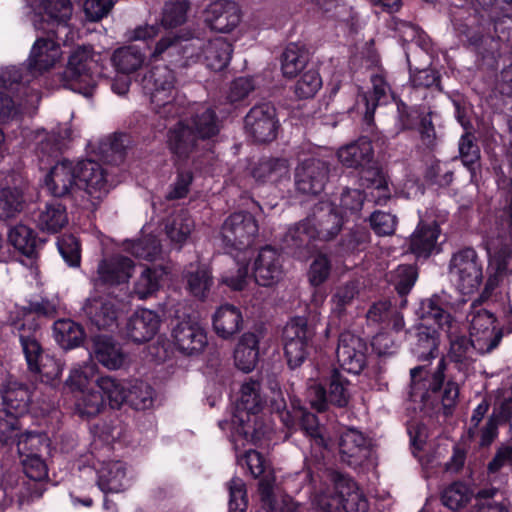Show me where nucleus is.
I'll return each instance as SVG.
<instances>
[{
	"instance_id": "59",
	"label": "nucleus",
	"mask_w": 512,
	"mask_h": 512,
	"mask_svg": "<svg viewBox=\"0 0 512 512\" xmlns=\"http://www.w3.org/2000/svg\"><path fill=\"white\" fill-rule=\"evenodd\" d=\"M58 251L64 262L71 268L81 265V242L73 234H63L57 240Z\"/></svg>"
},
{
	"instance_id": "24",
	"label": "nucleus",
	"mask_w": 512,
	"mask_h": 512,
	"mask_svg": "<svg viewBox=\"0 0 512 512\" xmlns=\"http://www.w3.org/2000/svg\"><path fill=\"white\" fill-rule=\"evenodd\" d=\"M255 282L262 287H273L284 277L283 261L280 252L266 245L262 247L254 260L252 268Z\"/></svg>"
},
{
	"instance_id": "17",
	"label": "nucleus",
	"mask_w": 512,
	"mask_h": 512,
	"mask_svg": "<svg viewBox=\"0 0 512 512\" xmlns=\"http://www.w3.org/2000/svg\"><path fill=\"white\" fill-rule=\"evenodd\" d=\"M313 331L305 318L296 317L286 324L282 340L287 365L294 370L300 367L310 353Z\"/></svg>"
},
{
	"instance_id": "12",
	"label": "nucleus",
	"mask_w": 512,
	"mask_h": 512,
	"mask_svg": "<svg viewBox=\"0 0 512 512\" xmlns=\"http://www.w3.org/2000/svg\"><path fill=\"white\" fill-rule=\"evenodd\" d=\"M98 385L106 393L112 409H119L124 403L134 410H146L153 405L154 389L144 381L135 380L127 387L118 379L103 376Z\"/></svg>"
},
{
	"instance_id": "34",
	"label": "nucleus",
	"mask_w": 512,
	"mask_h": 512,
	"mask_svg": "<svg viewBox=\"0 0 512 512\" xmlns=\"http://www.w3.org/2000/svg\"><path fill=\"white\" fill-rule=\"evenodd\" d=\"M339 451L341 459L348 465H360L370 454L368 439L362 432L349 429L340 437Z\"/></svg>"
},
{
	"instance_id": "47",
	"label": "nucleus",
	"mask_w": 512,
	"mask_h": 512,
	"mask_svg": "<svg viewBox=\"0 0 512 512\" xmlns=\"http://www.w3.org/2000/svg\"><path fill=\"white\" fill-rule=\"evenodd\" d=\"M55 341L64 350H71L80 347L86 340L84 327L71 320L59 319L53 324Z\"/></svg>"
},
{
	"instance_id": "64",
	"label": "nucleus",
	"mask_w": 512,
	"mask_h": 512,
	"mask_svg": "<svg viewBox=\"0 0 512 512\" xmlns=\"http://www.w3.org/2000/svg\"><path fill=\"white\" fill-rule=\"evenodd\" d=\"M193 221L185 214H178L165 226L166 234L172 242L183 244L191 234Z\"/></svg>"
},
{
	"instance_id": "2",
	"label": "nucleus",
	"mask_w": 512,
	"mask_h": 512,
	"mask_svg": "<svg viewBox=\"0 0 512 512\" xmlns=\"http://www.w3.org/2000/svg\"><path fill=\"white\" fill-rule=\"evenodd\" d=\"M57 308L47 298L27 301L17 311V317L12 322L13 333L19 339L28 371L39 378L41 382L53 385L62 374L61 365L46 355L37 333L40 330L41 319H53Z\"/></svg>"
},
{
	"instance_id": "16",
	"label": "nucleus",
	"mask_w": 512,
	"mask_h": 512,
	"mask_svg": "<svg viewBox=\"0 0 512 512\" xmlns=\"http://www.w3.org/2000/svg\"><path fill=\"white\" fill-rule=\"evenodd\" d=\"M258 231V223L251 213H232L221 227L223 245L229 253L244 251L253 244Z\"/></svg>"
},
{
	"instance_id": "58",
	"label": "nucleus",
	"mask_w": 512,
	"mask_h": 512,
	"mask_svg": "<svg viewBox=\"0 0 512 512\" xmlns=\"http://www.w3.org/2000/svg\"><path fill=\"white\" fill-rule=\"evenodd\" d=\"M498 238L504 245H509L512 250V179L509 180V188L505 195V205L500 211L497 220Z\"/></svg>"
},
{
	"instance_id": "42",
	"label": "nucleus",
	"mask_w": 512,
	"mask_h": 512,
	"mask_svg": "<svg viewBox=\"0 0 512 512\" xmlns=\"http://www.w3.org/2000/svg\"><path fill=\"white\" fill-rule=\"evenodd\" d=\"M258 494L260 497L261 509L264 512H296L297 504L293 498L287 494L276 495L274 493V479L271 477L263 478L258 485Z\"/></svg>"
},
{
	"instance_id": "49",
	"label": "nucleus",
	"mask_w": 512,
	"mask_h": 512,
	"mask_svg": "<svg viewBox=\"0 0 512 512\" xmlns=\"http://www.w3.org/2000/svg\"><path fill=\"white\" fill-rule=\"evenodd\" d=\"M8 242L22 255L32 258L40 239L34 229L24 224H18L9 229Z\"/></svg>"
},
{
	"instance_id": "46",
	"label": "nucleus",
	"mask_w": 512,
	"mask_h": 512,
	"mask_svg": "<svg viewBox=\"0 0 512 512\" xmlns=\"http://www.w3.org/2000/svg\"><path fill=\"white\" fill-rule=\"evenodd\" d=\"M259 358V338L255 333H244L234 350L236 367L245 372H251Z\"/></svg>"
},
{
	"instance_id": "27",
	"label": "nucleus",
	"mask_w": 512,
	"mask_h": 512,
	"mask_svg": "<svg viewBox=\"0 0 512 512\" xmlns=\"http://www.w3.org/2000/svg\"><path fill=\"white\" fill-rule=\"evenodd\" d=\"M87 349L91 357L110 370L119 369L125 361L122 347L113 337L108 335L92 336Z\"/></svg>"
},
{
	"instance_id": "60",
	"label": "nucleus",
	"mask_w": 512,
	"mask_h": 512,
	"mask_svg": "<svg viewBox=\"0 0 512 512\" xmlns=\"http://www.w3.org/2000/svg\"><path fill=\"white\" fill-rule=\"evenodd\" d=\"M418 279V268L413 264H401L396 269L395 290L402 298V303H407L406 296L411 292Z\"/></svg>"
},
{
	"instance_id": "1",
	"label": "nucleus",
	"mask_w": 512,
	"mask_h": 512,
	"mask_svg": "<svg viewBox=\"0 0 512 512\" xmlns=\"http://www.w3.org/2000/svg\"><path fill=\"white\" fill-rule=\"evenodd\" d=\"M43 13L35 20V28L42 30L46 36H40L34 42L28 66L22 67V80L19 89L0 88V123H7L21 115L23 95L27 93L32 78L49 71L59 61L62 51L61 33L65 36L70 32L68 21L71 19L73 7L70 0H41Z\"/></svg>"
},
{
	"instance_id": "40",
	"label": "nucleus",
	"mask_w": 512,
	"mask_h": 512,
	"mask_svg": "<svg viewBox=\"0 0 512 512\" xmlns=\"http://www.w3.org/2000/svg\"><path fill=\"white\" fill-rule=\"evenodd\" d=\"M1 398L5 410L23 417L31 403V391L27 384L9 380L1 391Z\"/></svg>"
},
{
	"instance_id": "52",
	"label": "nucleus",
	"mask_w": 512,
	"mask_h": 512,
	"mask_svg": "<svg viewBox=\"0 0 512 512\" xmlns=\"http://www.w3.org/2000/svg\"><path fill=\"white\" fill-rule=\"evenodd\" d=\"M472 497L473 491L466 483L454 481L442 490L440 501L448 509L459 511L471 501Z\"/></svg>"
},
{
	"instance_id": "63",
	"label": "nucleus",
	"mask_w": 512,
	"mask_h": 512,
	"mask_svg": "<svg viewBox=\"0 0 512 512\" xmlns=\"http://www.w3.org/2000/svg\"><path fill=\"white\" fill-rule=\"evenodd\" d=\"M160 273L155 268H145L134 284L133 292L139 299L153 295L160 287Z\"/></svg>"
},
{
	"instance_id": "44",
	"label": "nucleus",
	"mask_w": 512,
	"mask_h": 512,
	"mask_svg": "<svg viewBox=\"0 0 512 512\" xmlns=\"http://www.w3.org/2000/svg\"><path fill=\"white\" fill-rule=\"evenodd\" d=\"M370 80L372 90L362 97L365 104L363 120L369 126L374 124V115L378 106L388 102V91H390V85L382 72L373 74Z\"/></svg>"
},
{
	"instance_id": "37",
	"label": "nucleus",
	"mask_w": 512,
	"mask_h": 512,
	"mask_svg": "<svg viewBox=\"0 0 512 512\" xmlns=\"http://www.w3.org/2000/svg\"><path fill=\"white\" fill-rule=\"evenodd\" d=\"M83 311L91 325L99 330H113L117 327L118 310L116 305L102 298L89 299Z\"/></svg>"
},
{
	"instance_id": "5",
	"label": "nucleus",
	"mask_w": 512,
	"mask_h": 512,
	"mask_svg": "<svg viewBox=\"0 0 512 512\" xmlns=\"http://www.w3.org/2000/svg\"><path fill=\"white\" fill-rule=\"evenodd\" d=\"M442 299L438 295L421 302L422 317L424 320L432 319L435 324L444 332L449 341L448 360L454 364V368L462 374L458 382H463L466 371L474 361V351H479V345L475 339L461 330L458 322L450 312L442 306Z\"/></svg>"
},
{
	"instance_id": "14",
	"label": "nucleus",
	"mask_w": 512,
	"mask_h": 512,
	"mask_svg": "<svg viewBox=\"0 0 512 512\" xmlns=\"http://www.w3.org/2000/svg\"><path fill=\"white\" fill-rule=\"evenodd\" d=\"M449 274L462 294L474 293L483 281V263L475 249L465 247L453 253Z\"/></svg>"
},
{
	"instance_id": "32",
	"label": "nucleus",
	"mask_w": 512,
	"mask_h": 512,
	"mask_svg": "<svg viewBox=\"0 0 512 512\" xmlns=\"http://www.w3.org/2000/svg\"><path fill=\"white\" fill-rule=\"evenodd\" d=\"M76 181L73 163L63 160L51 168L45 178V185L55 199H61L77 189Z\"/></svg>"
},
{
	"instance_id": "22",
	"label": "nucleus",
	"mask_w": 512,
	"mask_h": 512,
	"mask_svg": "<svg viewBox=\"0 0 512 512\" xmlns=\"http://www.w3.org/2000/svg\"><path fill=\"white\" fill-rule=\"evenodd\" d=\"M469 335L479 345V352L486 354L499 346L503 331L498 327L493 313L486 309H479L471 319Z\"/></svg>"
},
{
	"instance_id": "21",
	"label": "nucleus",
	"mask_w": 512,
	"mask_h": 512,
	"mask_svg": "<svg viewBox=\"0 0 512 512\" xmlns=\"http://www.w3.org/2000/svg\"><path fill=\"white\" fill-rule=\"evenodd\" d=\"M329 175L326 161L309 158L302 161L295 170V187L304 195H318L325 187Z\"/></svg>"
},
{
	"instance_id": "4",
	"label": "nucleus",
	"mask_w": 512,
	"mask_h": 512,
	"mask_svg": "<svg viewBox=\"0 0 512 512\" xmlns=\"http://www.w3.org/2000/svg\"><path fill=\"white\" fill-rule=\"evenodd\" d=\"M345 216L332 204L315 205L312 214L288 228L282 248L294 257H305L315 241H330L342 230Z\"/></svg>"
},
{
	"instance_id": "3",
	"label": "nucleus",
	"mask_w": 512,
	"mask_h": 512,
	"mask_svg": "<svg viewBox=\"0 0 512 512\" xmlns=\"http://www.w3.org/2000/svg\"><path fill=\"white\" fill-rule=\"evenodd\" d=\"M499 12L486 16L462 10L452 20L459 40L484 60L497 61L512 50V16Z\"/></svg>"
},
{
	"instance_id": "31",
	"label": "nucleus",
	"mask_w": 512,
	"mask_h": 512,
	"mask_svg": "<svg viewBox=\"0 0 512 512\" xmlns=\"http://www.w3.org/2000/svg\"><path fill=\"white\" fill-rule=\"evenodd\" d=\"M241 20L237 5L228 0L216 1L207 9L206 23L214 31L220 33L231 32Z\"/></svg>"
},
{
	"instance_id": "30",
	"label": "nucleus",
	"mask_w": 512,
	"mask_h": 512,
	"mask_svg": "<svg viewBox=\"0 0 512 512\" xmlns=\"http://www.w3.org/2000/svg\"><path fill=\"white\" fill-rule=\"evenodd\" d=\"M77 189L85 191L94 198V193H101L105 189L106 173L101 165L93 160H82L74 166Z\"/></svg>"
},
{
	"instance_id": "6",
	"label": "nucleus",
	"mask_w": 512,
	"mask_h": 512,
	"mask_svg": "<svg viewBox=\"0 0 512 512\" xmlns=\"http://www.w3.org/2000/svg\"><path fill=\"white\" fill-rule=\"evenodd\" d=\"M425 366H416L410 370L413 396H419L421 402H440L444 415L452 414L457 405L460 386L456 375L448 371L446 358L442 357L436 369L423 377Z\"/></svg>"
},
{
	"instance_id": "36",
	"label": "nucleus",
	"mask_w": 512,
	"mask_h": 512,
	"mask_svg": "<svg viewBox=\"0 0 512 512\" xmlns=\"http://www.w3.org/2000/svg\"><path fill=\"white\" fill-rule=\"evenodd\" d=\"M244 319L241 309L226 303L221 305L213 315L212 325L215 333L228 340L237 335L243 328Z\"/></svg>"
},
{
	"instance_id": "28",
	"label": "nucleus",
	"mask_w": 512,
	"mask_h": 512,
	"mask_svg": "<svg viewBox=\"0 0 512 512\" xmlns=\"http://www.w3.org/2000/svg\"><path fill=\"white\" fill-rule=\"evenodd\" d=\"M359 185L365 189H373L372 194L377 205H386L391 198L388 177L382 167L374 158L364 164L358 170Z\"/></svg>"
},
{
	"instance_id": "11",
	"label": "nucleus",
	"mask_w": 512,
	"mask_h": 512,
	"mask_svg": "<svg viewBox=\"0 0 512 512\" xmlns=\"http://www.w3.org/2000/svg\"><path fill=\"white\" fill-rule=\"evenodd\" d=\"M350 387V380L339 369L333 368L320 382L309 386L310 405L319 413L326 412L331 406L346 408L352 396Z\"/></svg>"
},
{
	"instance_id": "53",
	"label": "nucleus",
	"mask_w": 512,
	"mask_h": 512,
	"mask_svg": "<svg viewBox=\"0 0 512 512\" xmlns=\"http://www.w3.org/2000/svg\"><path fill=\"white\" fill-rule=\"evenodd\" d=\"M393 99L396 104L395 128L397 133L415 131L425 111L418 106L408 105L401 98L393 97Z\"/></svg>"
},
{
	"instance_id": "41",
	"label": "nucleus",
	"mask_w": 512,
	"mask_h": 512,
	"mask_svg": "<svg viewBox=\"0 0 512 512\" xmlns=\"http://www.w3.org/2000/svg\"><path fill=\"white\" fill-rule=\"evenodd\" d=\"M459 158L470 173V183L478 185L482 180L481 154L473 133L465 132L458 143Z\"/></svg>"
},
{
	"instance_id": "45",
	"label": "nucleus",
	"mask_w": 512,
	"mask_h": 512,
	"mask_svg": "<svg viewBox=\"0 0 512 512\" xmlns=\"http://www.w3.org/2000/svg\"><path fill=\"white\" fill-rule=\"evenodd\" d=\"M35 222L42 231L57 233L68 223L66 206L54 198L35 214Z\"/></svg>"
},
{
	"instance_id": "29",
	"label": "nucleus",
	"mask_w": 512,
	"mask_h": 512,
	"mask_svg": "<svg viewBox=\"0 0 512 512\" xmlns=\"http://www.w3.org/2000/svg\"><path fill=\"white\" fill-rule=\"evenodd\" d=\"M185 123L207 148V151L213 154V143L221 130V121L216 111L212 108H206L203 111L196 112Z\"/></svg>"
},
{
	"instance_id": "35",
	"label": "nucleus",
	"mask_w": 512,
	"mask_h": 512,
	"mask_svg": "<svg viewBox=\"0 0 512 512\" xmlns=\"http://www.w3.org/2000/svg\"><path fill=\"white\" fill-rule=\"evenodd\" d=\"M439 235L440 227L436 222L420 221L410 237L408 249L416 259H427L436 249Z\"/></svg>"
},
{
	"instance_id": "26",
	"label": "nucleus",
	"mask_w": 512,
	"mask_h": 512,
	"mask_svg": "<svg viewBox=\"0 0 512 512\" xmlns=\"http://www.w3.org/2000/svg\"><path fill=\"white\" fill-rule=\"evenodd\" d=\"M157 312L141 308L136 310L126 323V336L134 343H145L154 338L160 328Z\"/></svg>"
},
{
	"instance_id": "19",
	"label": "nucleus",
	"mask_w": 512,
	"mask_h": 512,
	"mask_svg": "<svg viewBox=\"0 0 512 512\" xmlns=\"http://www.w3.org/2000/svg\"><path fill=\"white\" fill-rule=\"evenodd\" d=\"M369 348L365 339L344 331L338 337L337 360L345 371L358 375L367 365Z\"/></svg>"
},
{
	"instance_id": "13",
	"label": "nucleus",
	"mask_w": 512,
	"mask_h": 512,
	"mask_svg": "<svg viewBox=\"0 0 512 512\" xmlns=\"http://www.w3.org/2000/svg\"><path fill=\"white\" fill-rule=\"evenodd\" d=\"M334 491L321 499L324 512H367L369 503L357 483L341 472L330 474Z\"/></svg>"
},
{
	"instance_id": "39",
	"label": "nucleus",
	"mask_w": 512,
	"mask_h": 512,
	"mask_svg": "<svg viewBox=\"0 0 512 512\" xmlns=\"http://www.w3.org/2000/svg\"><path fill=\"white\" fill-rule=\"evenodd\" d=\"M96 473V484L104 494L124 491L126 467L122 461H102Z\"/></svg>"
},
{
	"instance_id": "25",
	"label": "nucleus",
	"mask_w": 512,
	"mask_h": 512,
	"mask_svg": "<svg viewBox=\"0 0 512 512\" xmlns=\"http://www.w3.org/2000/svg\"><path fill=\"white\" fill-rule=\"evenodd\" d=\"M134 261L123 255L102 259L97 268L96 287H111L128 282L132 276Z\"/></svg>"
},
{
	"instance_id": "9",
	"label": "nucleus",
	"mask_w": 512,
	"mask_h": 512,
	"mask_svg": "<svg viewBox=\"0 0 512 512\" xmlns=\"http://www.w3.org/2000/svg\"><path fill=\"white\" fill-rule=\"evenodd\" d=\"M176 77L168 65H157L147 71L142 78L145 94L150 96L151 109L161 118H175L182 108L175 102Z\"/></svg>"
},
{
	"instance_id": "33",
	"label": "nucleus",
	"mask_w": 512,
	"mask_h": 512,
	"mask_svg": "<svg viewBox=\"0 0 512 512\" xmlns=\"http://www.w3.org/2000/svg\"><path fill=\"white\" fill-rule=\"evenodd\" d=\"M420 310L422 311L421 308ZM421 319L424 323L417 328L416 342L412 351L418 360L430 361L438 356L441 329L432 319L424 320L423 317Z\"/></svg>"
},
{
	"instance_id": "7",
	"label": "nucleus",
	"mask_w": 512,
	"mask_h": 512,
	"mask_svg": "<svg viewBox=\"0 0 512 512\" xmlns=\"http://www.w3.org/2000/svg\"><path fill=\"white\" fill-rule=\"evenodd\" d=\"M240 392L232 415L233 434L237 440L256 445L270 432V426L261 413L266 400L261 395L258 381L244 383Z\"/></svg>"
},
{
	"instance_id": "56",
	"label": "nucleus",
	"mask_w": 512,
	"mask_h": 512,
	"mask_svg": "<svg viewBox=\"0 0 512 512\" xmlns=\"http://www.w3.org/2000/svg\"><path fill=\"white\" fill-rule=\"evenodd\" d=\"M24 195L16 187L0 190V219H10L19 214L24 206Z\"/></svg>"
},
{
	"instance_id": "57",
	"label": "nucleus",
	"mask_w": 512,
	"mask_h": 512,
	"mask_svg": "<svg viewBox=\"0 0 512 512\" xmlns=\"http://www.w3.org/2000/svg\"><path fill=\"white\" fill-rule=\"evenodd\" d=\"M20 457L42 456V452L48 448V439L44 434L26 432L18 434L15 440Z\"/></svg>"
},
{
	"instance_id": "18",
	"label": "nucleus",
	"mask_w": 512,
	"mask_h": 512,
	"mask_svg": "<svg viewBox=\"0 0 512 512\" xmlns=\"http://www.w3.org/2000/svg\"><path fill=\"white\" fill-rule=\"evenodd\" d=\"M247 133L257 143H269L276 139L280 127L277 111L271 102L254 105L244 118Z\"/></svg>"
},
{
	"instance_id": "38",
	"label": "nucleus",
	"mask_w": 512,
	"mask_h": 512,
	"mask_svg": "<svg viewBox=\"0 0 512 512\" xmlns=\"http://www.w3.org/2000/svg\"><path fill=\"white\" fill-rule=\"evenodd\" d=\"M142 47L138 44L118 48L114 51L111 61L116 71L122 74L136 72L142 67L145 59L150 58V50L146 43L140 41Z\"/></svg>"
},
{
	"instance_id": "54",
	"label": "nucleus",
	"mask_w": 512,
	"mask_h": 512,
	"mask_svg": "<svg viewBox=\"0 0 512 512\" xmlns=\"http://www.w3.org/2000/svg\"><path fill=\"white\" fill-rule=\"evenodd\" d=\"M287 172L285 161L279 158H261L252 168V177L260 183L276 182Z\"/></svg>"
},
{
	"instance_id": "15",
	"label": "nucleus",
	"mask_w": 512,
	"mask_h": 512,
	"mask_svg": "<svg viewBox=\"0 0 512 512\" xmlns=\"http://www.w3.org/2000/svg\"><path fill=\"white\" fill-rule=\"evenodd\" d=\"M189 9L188 0H168L163 6L160 24L138 26L133 30L131 38L134 41H143L149 48L154 45L162 29L168 33L182 26L187 20Z\"/></svg>"
},
{
	"instance_id": "43",
	"label": "nucleus",
	"mask_w": 512,
	"mask_h": 512,
	"mask_svg": "<svg viewBox=\"0 0 512 512\" xmlns=\"http://www.w3.org/2000/svg\"><path fill=\"white\" fill-rule=\"evenodd\" d=\"M339 161L347 168L358 170L374 158L372 141L368 137H360L337 152Z\"/></svg>"
},
{
	"instance_id": "23",
	"label": "nucleus",
	"mask_w": 512,
	"mask_h": 512,
	"mask_svg": "<svg viewBox=\"0 0 512 512\" xmlns=\"http://www.w3.org/2000/svg\"><path fill=\"white\" fill-rule=\"evenodd\" d=\"M171 336L177 350L185 355L199 354L208 343L205 329L190 316L177 321Z\"/></svg>"
},
{
	"instance_id": "10",
	"label": "nucleus",
	"mask_w": 512,
	"mask_h": 512,
	"mask_svg": "<svg viewBox=\"0 0 512 512\" xmlns=\"http://www.w3.org/2000/svg\"><path fill=\"white\" fill-rule=\"evenodd\" d=\"M98 62L94 59L92 47L82 46L69 56L68 63L61 74L65 88L91 97L97 87Z\"/></svg>"
},
{
	"instance_id": "61",
	"label": "nucleus",
	"mask_w": 512,
	"mask_h": 512,
	"mask_svg": "<svg viewBox=\"0 0 512 512\" xmlns=\"http://www.w3.org/2000/svg\"><path fill=\"white\" fill-rule=\"evenodd\" d=\"M127 250L134 257L151 262L160 254L161 245L155 236L149 235L129 243Z\"/></svg>"
},
{
	"instance_id": "51",
	"label": "nucleus",
	"mask_w": 512,
	"mask_h": 512,
	"mask_svg": "<svg viewBox=\"0 0 512 512\" xmlns=\"http://www.w3.org/2000/svg\"><path fill=\"white\" fill-rule=\"evenodd\" d=\"M100 378L95 380L96 384H98ZM97 388L98 390L89 389L84 391L77 397L75 406L81 417L90 418L96 416L108 403L106 393H104L99 385H97Z\"/></svg>"
},
{
	"instance_id": "55",
	"label": "nucleus",
	"mask_w": 512,
	"mask_h": 512,
	"mask_svg": "<svg viewBox=\"0 0 512 512\" xmlns=\"http://www.w3.org/2000/svg\"><path fill=\"white\" fill-rule=\"evenodd\" d=\"M186 280L189 293L200 300H204L208 296L213 284L212 273L204 265H199L195 270L188 271Z\"/></svg>"
},
{
	"instance_id": "8",
	"label": "nucleus",
	"mask_w": 512,
	"mask_h": 512,
	"mask_svg": "<svg viewBox=\"0 0 512 512\" xmlns=\"http://www.w3.org/2000/svg\"><path fill=\"white\" fill-rule=\"evenodd\" d=\"M148 49L151 61L163 60L176 68H185L204 56L205 43L191 33L168 32Z\"/></svg>"
},
{
	"instance_id": "62",
	"label": "nucleus",
	"mask_w": 512,
	"mask_h": 512,
	"mask_svg": "<svg viewBox=\"0 0 512 512\" xmlns=\"http://www.w3.org/2000/svg\"><path fill=\"white\" fill-rule=\"evenodd\" d=\"M229 493L228 512H245L248 507L247 489L244 481L233 477L227 483Z\"/></svg>"
},
{
	"instance_id": "20",
	"label": "nucleus",
	"mask_w": 512,
	"mask_h": 512,
	"mask_svg": "<svg viewBox=\"0 0 512 512\" xmlns=\"http://www.w3.org/2000/svg\"><path fill=\"white\" fill-rule=\"evenodd\" d=\"M167 147L177 160L182 161L188 160L190 157L211 154L183 120H179L167 131Z\"/></svg>"
},
{
	"instance_id": "48",
	"label": "nucleus",
	"mask_w": 512,
	"mask_h": 512,
	"mask_svg": "<svg viewBox=\"0 0 512 512\" xmlns=\"http://www.w3.org/2000/svg\"><path fill=\"white\" fill-rule=\"evenodd\" d=\"M232 44L219 37L205 44L204 59L208 68L219 72L224 70L232 58Z\"/></svg>"
},
{
	"instance_id": "50",
	"label": "nucleus",
	"mask_w": 512,
	"mask_h": 512,
	"mask_svg": "<svg viewBox=\"0 0 512 512\" xmlns=\"http://www.w3.org/2000/svg\"><path fill=\"white\" fill-rule=\"evenodd\" d=\"M309 62V52L296 43L286 46L281 55V70L286 78H293L301 72Z\"/></svg>"
}]
</instances>
